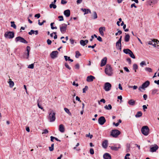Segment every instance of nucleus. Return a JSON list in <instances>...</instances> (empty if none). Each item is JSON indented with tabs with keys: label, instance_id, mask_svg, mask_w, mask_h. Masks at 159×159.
Here are the masks:
<instances>
[{
	"label": "nucleus",
	"instance_id": "1",
	"mask_svg": "<svg viewBox=\"0 0 159 159\" xmlns=\"http://www.w3.org/2000/svg\"><path fill=\"white\" fill-rule=\"evenodd\" d=\"M56 113L53 110H52L50 112H49L48 119L50 122H53L55 120Z\"/></svg>",
	"mask_w": 159,
	"mask_h": 159
},
{
	"label": "nucleus",
	"instance_id": "2",
	"mask_svg": "<svg viewBox=\"0 0 159 159\" xmlns=\"http://www.w3.org/2000/svg\"><path fill=\"white\" fill-rule=\"evenodd\" d=\"M149 129L147 126H144L141 128V132L144 135L147 136L149 133Z\"/></svg>",
	"mask_w": 159,
	"mask_h": 159
},
{
	"label": "nucleus",
	"instance_id": "3",
	"mask_svg": "<svg viewBox=\"0 0 159 159\" xmlns=\"http://www.w3.org/2000/svg\"><path fill=\"white\" fill-rule=\"evenodd\" d=\"M120 134V132L119 130L116 129L112 130L111 132V135L113 137L116 138Z\"/></svg>",
	"mask_w": 159,
	"mask_h": 159
},
{
	"label": "nucleus",
	"instance_id": "4",
	"mask_svg": "<svg viewBox=\"0 0 159 159\" xmlns=\"http://www.w3.org/2000/svg\"><path fill=\"white\" fill-rule=\"evenodd\" d=\"M123 52L126 54H129L132 58L135 59V57L132 52L129 49H125L123 50Z\"/></svg>",
	"mask_w": 159,
	"mask_h": 159
},
{
	"label": "nucleus",
	"instance_id": "5",
	"mask_svg": "<svg viewBox=\"0 0 159 159\" xmlns=\"http://www.w3.org/2000/svg\"><path fill=\"white\" fill-rule=\"evenodd\" d=\"M5 38L8 39H12L14 36V33L13 32L9 31L7 32L4 34Z\"/></svg>",
	"mask_w": 159,
	"mask_h": 159
},
{
	"label": "nucleus",
	"instance_id": "6",
	"mask_svg": "<svg viewBox=\"0 0 159 159\" xmlns=\"http://www.w3.org/2000/svg\"><path fill=\"white\" fill-rule=\"evenodd\" d=\"M67 27V25L64 23L60 26V30L62 34H64L66 32Z\"/></svg>",
	"mask_w": 159,
	"mask_h": 159
},
{
	"label": "nucleus",
	"instance_id": "7",
	"mask_svg": "<svg viewBox=\"0 0 159 159\" xmlns=\"http://www.w3.org/2000/svg\"><path fill=\"white\" fill-rule=\"evenodd\" d=\"M15 41L16 42H20L24 43H28V42L24 38L20 36H18L16 37L15 39Z\"/></svg>",
	"mask_w": 159,
	"mask_h": 159
},
{
	"label": "nucleus",
	"instance_id": "8",
	"mask_svg": "<svg viewBox=\"0 0 159 159\" xmlns=\"http://www.w3.org/2000/svg\"><path fill=\"white\" fill-rule=\"evenodd\" d=\"M111 84L109 82H107L104 84V89L105 91H108L111 89Z\"/></svg>",
	"mask_w": 159,
	"mask_h": 159
},
{
	"label": "nucleus",
	"instance_id": "9",
	"mask_svg": "<svg viewBox=\"0 0 159 159\" xmlns=\"http://www.w3.org/2000/svg\"><path fill=\"white\" fill-rule=\"evenodd\" d=\"M98 123L101 125H103L106 122V120L103 116L100 117L98 119Z\"/></svg>",
	"mask_w": 159,
	"mask_h": 159
},
{
	"label": "nucleus",
	"instance_id": "10",
	"mask_svg": "<svg viewBox=\"0 0 159 159\" xmlns=\"http://www.w3.org/2000/svg\"><path fill=\"white\" fill-rule=\"evenodd\" d=\"M58 54V52L57 51H53L50 54V56L51 58L54 59L57 57Z\"/></svg>",
	"mask_w": 159,
	"mask_h": 159
},
{
	"label": "nucleus",
	"instance_id": "11",
	"mask_svg": "<svg viewBox=\"0 0 159 159\" xmlns=\"http://www.w3.org/2000/svg\"><path fill=\"white\" fill-rule=\"evenodd\" d=\"M150 82L148 80H147L142 85V87L143 88V89H144L145 88L147 87L150 85Z\"/></svg>",
	"mask_w": 159,
	"mask_h": 159
},
{
	"label": "nucleus",
	"instance_id": "12",
	"mask_svg": "<svg viewBox=\"0 0 159 159\" xmlns=\"http://www.w3.org/2000/svg\"><path fill=\"white\" fill-rule=\"evenodd\" d=\"M105 28L104 27H101L99 28V32L101 36H103L104 35V33L103 31L105 30Z\"/></svg>",
	"mask_w": 159,
	"mask_h": 159
},
{
	"label": "nucleus",
	"instance_id": "13",
	"mask_svg": "<svg viewBox=\"0 0 159 159\" xmlns=\"http://www.w3.org/2000/svg\"><path fill=\"white\" fill-rule=\"evenodd\" d=\"M105 73L108 76H111L113 74V70H105Z\"/></svg>",
	"mask_w": 159,
	"mask_h": 159
},
{
	"label": "nucleus",
	"instance_id": "14",
	"mask_svg": "<svg viewBox=\"0 0 159 159\" xmlns=\"http://www.w3.org/2000/svg\"><path fill=\"white\" fill-rule=\"evenodd\" d=\"M103 157L105 159H111V155L108 153H105L103 155Z\"/></svg>",
	"mask_w": 159,
	"mask_h": 159
},
{
	"label": "nucleus",
	"instance_id": "15",
	"mask_svg": "<svg viewBox=\"0 0 159 159\" xmlns=\"http://www.w3.org/2000/svg\"><path fill=\"white\" fill-rule=\"evenodd\" d=\"M95 79V77L91 75L88 76L86 79V80L87 82H90L93 81V80Z\"/></svg>",
	"mask_w": 159,
	"mask_h": 159
},
{
	"label": "nucleus",
	"instance_id": "16",
	"mask_svg": "<svg viewBox=\"0 0 159 159\" xmlns=\"http://www.w3.org/2000/svg\"><path fill=\"white\" fill-rule=\"evenodd\" d=\"M107 61V58L104 57L103 58L101 61V66H103L106 65Z\"/></svg>",
	"mask_w": 159,
	"mask_h": 159
},
{
	"label": "nucleus",
	"instance_id": "17",
	"mask_svg": "<svg viewBox=\"0 0 159 159\" xmlns=\"http://www.w3.org/2000/svg\"><path fill=\"white\" fill-rule=\"evenodd\" d=\"M102 146L105 149H106L108 146V141L107 140H104L102 143Z\"/></svg>",
	"mask_w": 159,
	"mask_h": 159
},
{
	"label": "nucleus",
	"instance_id": "18",
	"mask_svg": "<svg viewBox=\"0 0 159 159\" xmlns=\"http://www.w3.org/2000/svg\"><path fill=\"white\" fill-rule=\"evenodd\" d=\"M158 146L157 145H155L154 146L150 148V151L152 152H155L158 149Z\"/></svg>",
	"mask_w": 159,
	"mask_h": 159
},
{
	"label": "nucleus",
	"instance_id": "19",
	"mask_svg": "<svg viewBox=\"0 0 159 159\" xmlns=\"http://www.w3.org/2000/svg\"><path fill=\"white\" fill-rule=\"evenodd\" d=\"M59 130L61 133H63L64 132L65 128L63 125L61 124L59 125Z\"/></svg>",
	"mask_w": 159,
	"mask_h": 159
},
{
	"label": "nucleus",
	"instance_id": "20",
	"mask_svg": "<svg viewBox=\"0 0 159 159\" xmlns=\"http://www.w3.org/2000/svg\"><path fill=\"white\" fill-rule=\"evenodd\" d=\"M70 11L69 10H66L64 11V14L66 17H69L70 15Z\"/></svg>",
	"mask_w": 159,
	"mask_h": 159
},
{
	"label": "nucleus",
	"instance_id": "21",
	"mask_svg": "<svg viewBox=\"0 0 159 159\" xmlns=\"http://www.w3.org/2000/svg\"><path fill=\"white\" fill-rule=\"evenodd\" d=\"M81 11H83L84 12V15L88 14L89 13H91V11L89 9L81 8Z\"/></svg>",
	"mask_w": 159,
	"mask_h": 159
},
{
	"label": "nucleus",
	"instance_id": "22",
	"mask_svg": "<svg viewBox=\"0 0 159 159\" xmlns=\"http://www.w3.org/2000/svg\"><path fill=\"white\" fill-rule=\"evenodd\" d=\"M118 147L115 146H111L110 147L112 150L117 151H118L119 148H120L121 147L120 144H118Z\"/></svg>",
	"mask_w": 159,
	"mask_h": 159
},
{
	"label": "nucleus",
	"instance_id": "23",
	"mask_svg": "<svg viewBox=\"0 0 159 159\" xmlns=\"http://www.w3.org/2000/svg\"><path fill=\"white\" fill-rule=\"evenodd\" d=\"M149 44L153 45L155 47L156 46V43H155V39H153L152 41H149L148 43Z\"/></svg>",
	"mask_w": 159,
	"mask_h": 159
},
{
	"label": "nucleus",
	"instance_id": "24",
	"mask_svg": "<svg viewBox=\"0 0 159 159\" xmlns=\"http://www.w3.org/2000/svg\"><path fill=\"white\" fill-rule=\"evenodd\" d=\"M30 48L29 46H27L26 47V51H27V53L26 54V55L27 56V59H28L29 55V53L30 51Z\"/></svg>",
	"mask_w": 159,
	"mask_h": 159
},
{
	"label": "nucleus",
	"instance_id": "25",
	"mask_svg": "<svg viewBox=\"0 0 159 159\" xmlns=\"http://www.w3.org/2000/svg\"><path fill=\"white\" fill-rule=\"evenodd\" d=\"M135 103V101L133 99H130L128 102V103L132 106L134 105Z\"/></svg>",
	"mask_w": 159,
	"mask_h": 159
},
{
	"label": "nucleus",
	"instance_id": "26",
	"mask_svg": "<svg viewBox=\"0 0 159 159\" xmlns=\"http://www.w3.org/2000/svg\"><path fill=\"white\" fill-rule=\"evenodd\" d=\"M92 18L93 19H95L98 18L97 14L96 11H94L93 12V14L92 15Z\"/></svg>",
	"mask_w": 159,
	"mask_h": 159
},
{
	"label": "nucleus",
	"instance_id": "27",
	"mask_svg": "<svg viewBox=\"0 0 159 159\" xmlns=\"http://www.w3.org/2000/svg\"><path fill=\"white\" fill-rule=\"evenodd\" d=\"M9 86L11 88L14 85V82L11 80L9 79Z\"/></svg>",
	"mask_w": 159,
	"mask_h": 159
},
{
	"label": "nucleus",
	"instance_id": "28",
	"mask_svg": "<svg viewBox=\"0 0 159 159\" xmlns=\"http://www.w3.org/2000/svg\"><path fill=\"white\" fill-rule=\"evenodd\" d=\"M130 39V36L129 34H126L125 37V42H128Z\"/></svg>",
	"mask_w": 159,
	"mask_h": 159
},
{
	"label": "nucleus",
	"instance_id": "29",
	"mask_svg": "<svg viewBox=\"0 0 159 159\" xmlns=\"http://www.w3.org/2000/svg\"><path fill=\"white\" fill-rule=\"evenodd\" d=\"M116 47L117 49L121 50V43H116Z\"/></svg>",
	"mask_w": 159,
	"mask_h": 159
},
{
	"label": "nucleus",
	"instance_id": "30",
	"mask_svg": "<svg viewBox=\"0 0 159 159\" xmlns=\"http://www.w3.org/2000/svg\"><path fill=\"white\" fill-rule=\"evenodd\" d=\"M64 57L66 61H70L71 62H73V60L72 59H71L70 57H68L67 56H64Z\"/></svg>",
	"mask_w": 159,
	"mask_h": 159
},
{
	"label": "nucleus",
	"instance_id": "31",
	"mask_svg": "<svg viewBox=\"0 0 159 159\" xmlns=\"http://www.w3.org/2000/svg\"><path fill=\"white\" fill-rule=\"evenodd\" d=\"M142 113L141 111H138L137 114L135 115V116L137 117H139L142 116Z\"/></svg>",
	"mask_w": 159,
	"mask_h": 159
},
{
	"label": "nucleus",
	"instance_id": "32",
	"mask_svg": "<svg viewBox=\"0 0 159 159\" xmlns=\"http://www.w3.org/2000/svg\"><path fill=\"white\" fill-rule=\"evenodd\" d=\"M104 108L106 110H111L112 109V106L111 104H108V106L106 105L104 107Z\"/></svg>",
	"mask_w": 159,
	"mask_h": 159
},
{
	"label": "nucleus",
	"instance_id": "33",
	"mask_svg": "<svg viewBox=\"0 0 159 159\" xmlns=\"http://www.w3.org/2000/svg\"><path fill=\"white\" fill-rule=\"evenodd\" d=\"M140 66L142 67H143L146 66L147 64L145 61H142L140 63Z\"/></svg>",
	"mask_w": 159,
	"mask_h": 159
},
{
	"label": "nucleus",
	"instance_id": "34",
	"mask_svg": "<svg viewBox=\"0 0 159 159\" xmlns=\"http://www.w3.org/2000/svg\"><path fill=\"white\" fill-rule=\"evenodd\" d=\"M64 110L65 112L68 113L69 115H71V113L70 112L68 108L65 107L64 108Z\"/></svg>",
	"mask_w": 159,
	"mask_h": 159
},
{
	"label": "nucleus",
	"instance_id": "35",
	"mask_svg": "<svg viewBox=\"0 0 159 159\" xmlns=\"http://www.w3.org/2000/svg\"><path fill=\"white\" fill-rule=\"evenodd\" d=\"M11 26L13 27L14 29H16V26L14 22V21H11Z\"/></svg>",
	"mask_w": 159,
	"mask_h": 159
},
{
	"label": "nucleus",
	"instance_id": "36",
	"mask_svg": "<svg viewBox=\"0 0 159 159\" xmlns=\"http://www.w3.org/2000/svg\"><path fill=\"white\" fill-rule=\"evenodd\" d=\"M54 144L53 143L51 144V146L49 147V150L51 151H52L54 150Z\"/></svg>",
	"mask_w": 159,
	"mask_h": 159
},
{
	"label": "nucleus",
	"instance_id": "37",
	"mask_svg": "<svg viewBox=\"0 0 159 159\" xmlns=\"http://www.w3.org/2000/svg\"><path fill=\"white\" fill-rule=\"evenodd\" d=\"M49 7L50 8L53 7L54 9H55L57 7L56 5L54 4L53 3V2H52V4L50 5Z\"/></svg>",
	"mask_w": 159,
	"mask_h": 159
},
{
	"label": "nucleus",
	"instance_id": "38",
	"mask_svg": "<svg viewBox=\"0 0 159 159\" xmlns=\"http://www.w3.org/2000/svg\"><path fill=\"white\" fill-rule=\"evenodd\" d=\"M159 0H150V2L151 3H152L153 4H156Z\"/></svg>",
	"mask_w": 159,
	"mask_h": 159
},
{
	"label": "nucleus",
	"instance_id": "39",
	"mask_svg": "<svg viewBox=\"0 0 159 159\" xmlns=\"http://www.w3.org/2000/svg\"><path fill=\"white\" fill-rule=\"evenodd\" d=\"M75 57L77 58H78L81 55V54H80V53L78 51H76L75 52Z\"/></svg>",
	"mask_w": 159,
	"mask_h": 159
},
{
	"label": "nucleus",
	"instance_id": "40",
	"mask_svg": "<svg viewBox=\"0 0 159 159\" xmlns=\"http://www.w3.org/2000/svg\"><path fill=\"white\" fill-rule=\"evenodd\" d=\"M80 44L82 46H84L86 44L85 43V41L83 40H81L80 41Z\"/></svg>",
	"mask_w": 159,
	"mask_h": 159
},
{
	"label": "nucleus",
	"instance_id": "41",
	"mask_svg": "<svg viewBox=\"0 0 159 159\" xmlns=\"http://www.w3.org/2000/svg\"><path fill=\"white\" fill-rule=\"evenodd\" d=\"M88 89V86H85L84 88H83V93H85L86 92V91H87Z\"/></svg>",
	"mask_w": 159,
	"mask_h": 159
},
{
	"label": "nucleus",
	"instance_id": "42",
	"mask_svg": "<svg viewBox=\"0 0 159 159\" xmlns=\"http://www.w3.org/2000/svg\"><path fill=\"white\" fill-rule=\"evenodd\" d=\"M111 68L110 65L107 64L105 70H111Z\"/></svg>",
	"mask_w": 159,
	"mask_h": 159
},
{
	"label": "nucleus",
	"instance_id": "43",
	"mask_svg": "<svg viewBox=\"0 0 159 159\" xmlns=\"http://www.w3.org/2000/svg\"><path fill=\"white\" fill-rule=\"evenodd\" d=\"M39 21L40 20H38V24L39 25H43L44 23H45L46 22V21L45 20H43V22L41 23Z\"/></svg>",
	"mask_w": 159,
	"mask_h": 159
},
{
	"label": "nucleus",
	"instance_id": "44",
	"mask_svg": "<svg viewBox=\"0 0 159 159\" xmlns=\"http://www.w3.org/2000/svg\"><path fill=\"white\" fill-rule=\"evenodd\" d=\"M158 91L157 89H154L152 90V95L155 94Z\"/></svg>",
	"mask_w": 159,
	"mask_h": 159
},
{
	"label": "nucleus",
	"instance_id": "45",
	"mask_svg": "<svg viewBox=\"0 0 159 159\" xmlns=\"http://www.w3.org/2000/svg\"><path fill=\"white\" fill-rule=\"evenodd\" d=\"M100 102H103V103H105L106 102V101L104 99H103V98L102 99H101L100 100V101H98V104L99 105L100 104Z\"/></svg>",
	"mask_w": 159,
	"mask_h": 159
},
{
	"label": "nucleus",
	"instance_id": "46",
	"mask_svg": "<svg viewBox=\"0 0 159 159\" xmlns=\"http://www.w3.org/2000/svg\"><path fill=\"white\" fill-rule=\"evenodd\" d=\"M34 67V64H32L28 66V68L30 69H33Z\"/></svg>",
	"mask_w": 159,
	"mask_h": 159
},
{
	"label": "nucleus",
	"instance_id": "47",
	"mask_svg": "<svg viewBox=\"0 0 159 159\" xmlns=\"http://www.w3.org/2000/svg\"><path fill=\"white\" fill-rule=\"evenodd\" d=\"M58 18L59 19V21H61L64 20V19L63 16H58Z\"/></svg>",
	"mask_w": 159,
	"mask_h": 159
},
{
	"label": "nucleus",
	"instance_id": "48",
	"mask_svg": "<svg viewBox=\"0 0 159 159\" xmlns=\"http://www.w3.org/2000/svg\"><path fill=\"white\" fill-rule=\"evenodd\" d=\"M38 106L39 108L41 109L42 110H43V107L41 106V105L39 104V100L38 101V103H37Z\"/></svg>",
	"mask_w": 159,
	"mask_h": 159
},
{
	"label": "nucleus",
	"instance_id": "49",
	"mask_svg": "<svg viewBox=\"0 0 159 159\" xmlns=\"http://www.w3.org/2000/svg\"><path fill=\"white\" fill-rule=\"evenodd\" d=\"M134 70H137L138 69V66L136 64H134L133 65Z\"/></svg>",
	"mask_w": 159,
	"mask_h": 159
},
{
	"label": "nucleus",
	"instance_id": "50",
	"mask_svg": "<svg viewBox=\"0 0 159 159\" xmlns=\"http://www.w3.org/2000/svg\"><path fill=\"white\" fill-rule=\"evenodd\" d=\"M35 31L33 30H31L28 33V34L30 35H31L32 34H34Z\"/></svg>",
	"mask_w": 159,
	"mask_h": 159
},
{
	"label": "nucleus",
	"instance_id": "51",
	"mask_svg": "<svg viewBox=\"0 0 159 159\" xmlns=\"http://www.w3.org/2000/svg\"><path fill=\"white\" fill-rule=\"evenodd\" d=\"M90 154L93 155L94 153V151L93 148H90Z\"/></svg>",
	"mask_w": 159,
	"mask_h": 159
},
{
	"label": "nucleus",
	"instance_id": "52",
	"mask_svg": "<svg viewBox=\"0 0 159 159\" xmlns=\"http://www.w3.org/2000/svg\"><path fill=\"white\" fill-rule=\"evenodd\" d=\"M40 17V13H38L36 14L34 16L35 17H37L38 18H39Z\"/></svg>",
	"mask_w": 159,
	"mask_h": 159
},
{
	"label": "nucleus",
	"instance_id": "53",
	"mask_svg": "<svg viewBox=\"0 0 159 159\" xmlns=\"http://www.w3.org/2000/svg\"><path fill=\"white\" fill-rule=\"evenodd\" d=\"M97 40L100 42H102V38L100 36L97 37Z\"/></svg>",
	"mask_w": 159,
	"mask_h": 159
},
{
	"label": "nucleus",
	"instance_id": "54",
	"mask_svg": "<svg viewBox=\"0 0 159 159\" xmlns=\"http://www.w3.org/2000/svg\"><path fill=\"white\" fill-rule=\"evenodd\" d=\"M47 42L48 45H50L52 42L51 40H50L49 39H47Z\"/></svg>",
	"mask_w": 159,
	"mask_h": 159
},
{
	"label": "nucleus",
	"instance_id": "55",
	"mask_svg": "<svg viewBox=\"0 0 159 159\" xmlns=\"http://www.w3.org/2000/svg\"><path fill=\"white\" fill-rule=\"evenodd\" d=\"M67 2V1L65 0H61V4H64L66 3Z\"/></svg>",
	"mask_w": 159,
	"mask_h": 159
},
{
	"label": "nucleus",
	"instance_id": "56",
	"mask_svg": "<svg viewBox=\"0 0 159 159\" xmlns=\"http://www.w3.org/2000/svg\"><path fill=\"white\" fill-rule=\"evenodd\" d=\"M148 96L146 94H144L143 95V98L144 100H147V98Z\"/></svg>",
	"mask_w": 159,
	"mask_h": 159
},
{
	"label": "nucleus",
	"instance_id": "57",
	"mask_svg": "<svg viewBox=\"0 0 159 159\" xmlns=\"http://www.w3.org/2000/svg\"><path fill=\"white\" fill-rule=\"evenodd\" d=\"M80 68V66L79 64L77 63L75 65V68L76 69H79Z\"/></svg>",
	"mask_w": 159,
	"mask_h": 159
},
{
	"label": "nucleus",
	"instance_id": "58",
	"mask_svg": "<svg viewBox=\"0 0 159 159\" xmlns=\"http://www.w3.org/2000/svg\"><path fill=\"white\" fill-rule=\"evenodd\" d=\"M86 137H89L90 139H92L93 137V136L92 134L90 135V133H89V135H88L87 134H86Z\"/></svg>",
	"mask_w": 159,
	"mask_h": 159
},
{
	"label": "nucleus",
	"instance_id": "59",
	"mask_svg": "<svg viewBox=\"0 0 159 159\" xmlns=\"http://www.w3.org/2000/svg\"><path fill=\"white\" fill-rule=\"evenodd\" d=\"M76 100L80 102H81V101L80 100V98L78 96H76Z\"/></svg>",
	"mask_w": 159,
	"mask_h": 159
},
{
	"label": "nucleus",
	"instance_id": "60",
	"mask_svg": "<svg viewBox=\"0 0 159 159\" xmlns=\"http://www.w3.org/2000/svg\"><path fill=\"white\" fill-rule=\"evenodd\" d=\"M127 61L129 63V64H130L131 63V60L130 58H128L126 59Z\"/></svg>",
	"mask_w": 159,
	"mask_h": 159
},
{
	"label": "nucleus",
	"instance_id": "61",
	"mask_svg": "<svg viewBox=\"0 0 159 159\" xmlns=\"http://www.w3.org/2000/svg\"><path fill=\"white\" fill-rule=\"evenodd\" d=\"M65 66H66V67L68 69H70V68L69 67V66L66 63H65Z\"/></svg>",
	"mask_w": 159,
	"mask_h": 159
},
{
	"label": "nucleus",
	"instance_id": "62",
	"mask_svg": "<svg viewBox=\"0 0 159 159\" xmlns=\"http://www.w3.org/2000/svg\"><path fill=\"white\" fill-rule=\"evenodd\" d=\"M43 134L44 133L45 134H47L48 132V130L47 129H45L43 130Z\"/></svg>",
	"mask_w": 159,
	"mask_h": 159
},
{
	"label": "nucleus",
	"instance_id": "63",
	"mask_svg": "<svg viewBox=\"0 0 159 159\" xmlns=\"http://www.w3.org/2000/svg\"><path fill=\"white\" fill-rule=\"evenodd\" d=\"M50 138H51V142H53V140L54 139H55V137H53L52 136H51L50 137Z\"/></svg>",
	"mask_w": 159,
	"mask_h": 159
},
{
	"label": "nucleus",
	"instance_id": "64",
	"mask_svg": "<svg viewBox=\"0 0 159 159\" xmlns=\"http://www.w3.org/2000/svg\"><path fill=\"white\" fill-rule=\"evenodd\" d=\"M133 7H134L135 8L137 7V6H135V3H133L131 5V7L132 8Z\"/></svg>",
	"mask_w": 159,
	"mask_h": 159
}]
</instances>
